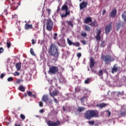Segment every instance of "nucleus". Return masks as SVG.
Returning <instances> with one entry per match:
<instances>
[{
	"instance_id": "obj_1",
	"label": "nucleus",
	"mask_w": 126,
	"mask_h": 126,
	"mask_svg": "<svg viewBox=\"0 0 126 126\" xmlns=\"http://www.w3.org/2000/svg\"><path fill=\"white\" fill-rule=\"evenodd\" d=\"M48 54L49 56L54 57L55 61H57L60 55L59 47L56 44L51 43L49 48Z\"/></svg>"
},
{
	"instance_id": "obj_2",
	"label": "nucleus",
	"mask_w": 126,
	"mask_h": 126,
	"mask_svg": "<svg viewBox=\"0 0 126 126\" xmlns=\"http://www.w3.org/2000/svg\"><path fill=\"white\" fill-rule=\"evenodd\" d=\"M98 116V112L93 110L86 111L84 114V118L87 120H91L94 117Z\"/></svg>"
},
{
	"instance_id": "obj_3",
	"label": "nucleus",
	"mask_w": 126,
	"mask_h": 126,
	"mask_svg": "<svg viewBox=\"0 0 126 126\" xmlns=\"http://www.w3.org/2000/svg\"><path fill=\"white\" fill-rule=\"evenodd\" d=\"M101 58L106 64H110L112 62L115 61V59L112 57L111 55H102Z\"/></svg>"
},
{
	"instance_id": "obj_4",
	"label": "nucleus",
	"mask_w": 126,
	"mask_h": 126,
	"mask_svg": "<svg viewBox=\"0 0 126 126\" xmlns=\"http://www.w3.org/2000/svg\"><path fill=\"white\" fill-rule=\"evenodd\" d=\"M61 9L63 11H64L65 10V14H61L62 18H65V17H67V15H69V14H70V12L68 11V7L67 5L65 4L63 5L61 8Z\"/></svg>"
},
{
	"instance_id": "obj_5",
	"label": "nucleus",
	"mask_w": 126,
	"mask_h": 126,
	"mask_svg": "<svg viewBox=\"0 0 126 126\" xmlns=\"http://www.w3.org/2000/svg\"><path fill=\"white\" fill-rule=\"evenodd\" d=\"M54 24V23L51 19H48L47 20L46 22V29L48 31H52L53 30V25Z\"/></svg>"
},
{
	"instance_id": "obj_6",
	"label": "nucleus",
	"mask_w": 126,
	"mask_h": 126,
	"mask_svg": "<svg viewBox=\"0 0 126 126\" xmlns=\"http://www.w3.org/2000/svg\"><path fill=\"white\" fill-rule=\"evenodd\" d=\"M58 71H59V68L56 66H52L50 67L48 72L49 73H52V74H56Z\"/></svg>"
},
{
	"instance_id": "obj_7",
	"label": "nucleus",
	"mask_w": 126,
	"mask_h": 126,
	"mask_svg": "<svg viewBox=\"0 0 126 126\" xmlns=\"http://www.w3.org/2000/svg\"><path fill=\"white\" fill-rule=\"evenodd\" d=\"M46 124L48 126H59L61 123L59 121H58L57 122H54L51 120H49L46 122Z\"/></svg>"
},
{
	"instance_id": "obj_8",
	"label": "nucleus",
	"mask_w": 126,
	"mask_h": 126,
	"mask_svg": "<svg viewBox=\"0 0 126 126\" xmlns=\"http://www.w3.org/2000/svg\"><path fill=\"white\" fill-rule=\"evenodd\" d=\"M112 31V23L106 26L105 28V33L108 35Z\"/></svg>"
},
{
	"instance_id": "obj_9",
	"label": "nucleus",
	"mask_w": 126,
	"mask_h": 126,
	"mask_svg": "<svg viewBox=\"0 0 126 126\" xmlns=\"http://www.w3.org/2000/svg\"><path fill=\"white\" fill-rule=\"evenodd\" d=\"M109 16L112 18L116 17L117 16V9H113L111 12L109 13Z\"/></svg>"
},
{
	"instance_id": "obj_10",
	"label": "nucleus",
	"mask_w": 126,
	"mask_h": 126,
	"mask_svg": "<svg viewBox=\"0 0 126 126\" xmlns=\"http://www.w3.org/2000/svg\"><path fill=\"white\" fill-rule=\"evenodd\" d=\"M49 94L50 96L53 97V98L55 97V96H58V94H59V90H54L53 92H51V91H49Z\"/></svg>"
},
{
	"instance_id": "obj_11",
	"label": "nucleus",
	"mask_w": 126,
	"mask_h": 126,
	"mask_svg": "<svg viewBox=\"0 0 126 126\" xmlns=\"http://www.w3.org/2000/svg\"><path fill=\"white\" fill-rule=\"evenodd\" d=\"M120 70V67L117 66V64H115L114 65L113 68L112 69L111 72L112 73H115V72H118Z\"/></svg>"
},
{
	"instance_id": "obj_12",
	"label": "nucleus",
	"mask_w": 126,
	"mask_h": 126,
	"mask_svg": "<svg viewBox=\"0 0 126 126\" xmlns=\"http://www.w3.org/2000/svg\"><path fill=\"white\" fill-rule=\"evenodd\" d=\"M88 5V2L83 1L82 3L80 4V9H83V8H85L86 6Z\"/></svg>"
},
{
	"instance_id": "obj_13",
	"label": "nucleus",
	"mask_w": 126,
	"mask_h": 126,
	"mask_svg": "<svg viewBox=\"0 0 126 126\" xmlns=\"http://www.w3.org/2000/svg\"><path fill=\"white\" fill-rule=\"evenodd\" d=\"M101 30H99L96 32V36H95V39L96 41H100L101 40Z\"/></svg>"
},
{
	"instance_id": "obj_14",
	"label": "nucleus",
	"mask_w": 126,
	"mask_h": 126,
	"mask_svg": "<svg viewBox=\"0 0 126 126\" xmlns=\"http://www.w3.org/2000/svg\"><path fill=\"white\" fill-rule=\"evenodd\" d=\"M94 65H95V62H94V59L91 58L90 59V68H92V67H93Z\"/></svg>"
},
{
	"instance_id": "obj_15",
	"label": "nucleus",
	"mask_w": 126,
	"mask_h": 126,
	"mask_svg": "<svg viewBox=\"0 0 126 126\" xmlns=\"http://www.w3.org/2000/svg\"><path fill=\"white\" fill-rule=\"evenodd\" d=\"M90 22H92V17H88L84 20V23L86 24H88V23H90Z\"/></svg>"
},
{
	"instance_id": "obj_16",
	"label": "nucleus",
	"mask_w": 126,
	"mask_h": 126,
	"mask_svg": "<svg viewBox=\"0 0 126 126\" xmlns=\"http://www.w3.org/2000/svg\"><path fill=\"white\" fill-rule=\"evenodd\" d=\"M49 96L48 95H43L42 98V100L43 101V102H45V103H47L48 101H49Z\"/></svg>"
},
{
	"instance_id": "obj_17",
	"label": "nucleus",
	"mask_w": 126,
	"mask_h": 126,
	"mask_svg": "<svg viewBox=\"0 0 126 126\" xmlns=\"http://www.w3.org/2000/svg\"><path fill=\"white\" fill-rule=\"evenodd\" d=\"M33 28V26L32 25H29L28 24H26L25 25V29L26 30H29V29H32Z\"/></svg>"
},
{
	"instance_id": "obj_18",
	"label": "nucleus",
	"mask_w": 126,
	"mask_h": 126,
	"mask_svg": "<svg viewBox=\"0 0 126 126\" xmlns=\"http://www.w3.org/2000/svg\"><path fill=\"white\" fill-rule=\"evenodd\" d=\"M16 68L18 71H19L21 68V63H17L16 64Z\"/></svg>"
},
{
	"instance_id": "obj_19",
	"label": "nucleus",
	"mask_w": 126,
	"mask_h": 126,
	"mask_svg": "<svg viewBox=\"0 0 126 126\" xmlns=\"http://www.w3.org/2000/svg\"><path fill=\"white\" fill-rule=\"evenodd\" d=\"M106 106H107L106 103H100L99 104L96 105V107H99V108H100V109L104 108V107H106Z\"/></svg>"
},
{
	"instance_id": "obj_20",
	"label": "nucleus",
	"mask_w": 126,
	"mask_h": 126,
	"mask_svg": "<svg viewBox=\"0 0 126 126\" xmlns=\"http://www.w3.org/2000/svg\"><path fill=\"white\" fill-rule=\"evenodd\" d=\"M6 46L8 49H9V48L11 47V42H10V40L9 39H7L6 41Z\"/></svg>"
},
{
	"instance_id": "obj_21",
	"label": "nucleus",
	"mask_w": 126,
	"mask_h": 126,
	"mask_svg": "<svg viewBox=\"0 0 126 126\" xmlns=\"http://www.w3.org/2000/svg\"><path fill=\"white\" fill-rule=\"evenodd\" d=\"M122 17L123 19H124V21L126 22V11L123 12L122 14Z\"/></svg>"
},
{
	"instance_id": "obj_22",
	"label": "nucleus",
	"mask_w": 126,
	"mask_h": 126,
	"mask_svg": "<svg viewBox=\"0 0 126 126\" xmlns=\"http://www.w3.org/2000/svg\"><path fill=\"white\" fill-rule=\"evenodd\" d=\"M84 110H85V107H79L77 110V112H78L79 113H81L82 112H83Z\"/></svg>"
},
{
	"instance_id": "obj_23",
	"label": "nucleus",
	"mask_w": 126,
	"mask_h": 126,
	"mask_svg": "<svg viewBox=\"0 0 126 126\" xmlns=\"http://www.w3.org/2000/svg\"><path fill=\"white\" fill-rule=\"evenodd\" d=\"M66 23H67L68 26H71L72 28H73V24H72V21H67Z\"/></svg>"
},
{
	"instance_id": "obj_24",
	"label": "nucleus",
	"mask_w": 126,
	"mask_h": 126,
	"mask_svg": "<svg viewBox=\"0 0 126 126\" xmlns=\"http://www.w3.org/2000/svg\"><path fill=\"white\" fill-rule=\"evenodd\" d=\"M19 90L22 92H24V91H25V88H24V87H23V86H20Z\"/></svg>"
},
{
	"instance_id": "obj_25",
	"label": "nucleus",
	"mask_w": 126,
	"mask_h": 126,
	"mask_svg": "<svg viewBox=\"0 0 126 126\" xmlns=\"http://www.w3.org/2000/svg\"><path fill=\"white\" fill-rule=\"evenodd\" d=\"M86 99H87V97L84 95L82 98H81L80 100L82 103H83V102H84V100H85Z\"/></svg>"
},
{
	"instance_id": "obj_26",
	"label": "nucleus",
	"mask_w": 126,
	"mask_h": 126,
	"mask_svg": "<svg viewBox=\"0 0 126 126\" xmlns=\"http://www.w3.org/2000/svg\"><path fill=\"white\" fill-rule=\"evenodd\" d=\"M122 25V24L121 23H118L116 25V30L117 31H119V29H120V28H121V26Z\"/></svg>"
},
{
	"instance_id": "obj_27",
	"label": "nucleus",
	"mask_w": 126,
	"mask_h": 126,
	"mask_svg": "<svg viewBox=\"0 0 126 126\" xmlns=\"http://www.w3.org/2000/svg\"><path fill=\"white\" fill-rule=\"evenodd\" d=\"M96 23H97V22L96 20H94V22H92L89 24L91 26L94 27L95 25H96Z\"/></svg>"
},
{
	"instance_id": "obj_28",
	"label": "nucleus",
	"mask_w": 126,
	"mask_h": 126,
	"mask_svg": "<svg viewBox=\"0 0 126 126\" xmlns=\"http://www.w3.org/2000/svg\"><path fill=\"white\" fill-rule=\"evenodd\" d=\"M67 41L69 46H71V45H73L74 42H71V41H70V39L69 38H67Z\"/></svg>"
},
{
	"instance_id": "obj_29",
	"label": "nucleus",
	"mask_w": 126,
	"mask_h": 126,
	"mask_svg": "<svg viewBox=\"0 0 126 126\" xmlns=\"http://www.w3.org/2000/svg\"><path fill=\"white\" fill-rule=\"evenodd\" d=\"M85 30L86 31H90V27L87 25H85Z\"/></svg>"
},
{
	"instance_id": "obj_30",
	"label": "nucleus",
	"mask_w": 126,
	"mask_h": 126,
	"mask_svg": "<svg viewBox=\"0 0 126 126\" xmlns=\"http://www.w3.org/2000/svg\"><path fill=\"white\" fill-rule=\"evenodd\" d=\"M96 74L99 76H102V75H103V71L102 70H99V73H97Z\"/></svg>"
},
{
	"instance_id": "obj_31",
	"label": "nucleus",
	"mask_w": 126,
	"mask_h": 126,
	"mask_svg": "<svg viewBox=\"0 0 126 126\" xmlns=\"http://www.w3.org/2000/svg\"><path fill=\"white\" fill-rule=\"evenodd\" d=\"M73 46H75L76 47H79L80 46V43L79 42H77L76 43H73Z\"/></svg>"
},
{
	"instance_id": "obj_32",
	"label": "nucleus",
	"mask_w": 126,
	"mask_h": 126,
	"mask_svg": "<svg viewBox=\"0 0 126 126\" xmlns=\"http://www.w3.org/2000/svg\"><path fill=\"white\" fill-rule=\"evenodd\" d=\"M30 53L32 56H35V53H34V50H33V48H31Z\"/></svg>"
},
{
	"instance_id": "obj_33",
	"label": "nucleus",
	"mask_w": 126,
	"mask_h": 126,
	"mask_svg": "<svg viewBox=\"0 0 126 126\" xmlns=\"http://www.w3.org/2000/svg\"><path fill=\"white\" fill-rule=\"evenodd\" d=\"M7 81H8V82H10L11 81H13V78H12V77H8L7 78Z\"/></svg>"
},
{
	"instance_id": "obj_34",
	"label": "nucleus",
	"mask_w": 126,
	"mask_h": 126,
	"mask_svg": "<svg viewBox=\"0 0 126 126\" xmlns=\"http://www.w3.org/2000/svg\"><path fill=\"white\" fill-rule=\"evenodd\" d=\"M88 124H89V125H91L92 126H94L95 122L94 121H90L88 122Z\"/></svg>"
},
{
	"instance_id": "obj_35",
	"label": "nucleus",
	"mask_w": 126,
	"mask_h": 126,
	"mask_svg": "<svg viewBox=\"0 0 126 126\" xmlns=\"http://www.w3.org/2000/svg\"><path fill=\"white\" fill-rule=\"evenodd\" d=\"M121 115L122 116V117H126V111H124V112H122L121 113Z\"/></svg>"
},
{
	"instance_id": "obj_36",
	"label": "nucleus",
	"mask_w": 126,
	"mask_h": 126,
	"mask_svg": "<svg viewBox=\"0 0 126 126\" xmlns=\"http://www.w3.org/2000/svg\"><path fill=\"white\" fill-rule=\"evenodd\" d=\"M101 47H105L106 46V44H105V41H102L100 43Z\"/></svg>"
},
{
	"instance_id": "obj_37",
	"label": "nucleus",
	"mask_w": 126,
	"mask_h": 126,
	"mask_svg": "<svg viewBox=\"0 0 126 126\" xmlns=\"http://www.w3.org/2000/svg\"><path fill=\"white\" fill-rule=\"evenodd\" d=\"M20 118L23 121H24L25 120V116L23 114H21L20 115Z\"/></svg>"
},
{
	"instance_id": "obj_38",
	"label": "nucleus",
	"mask_w": 126,
	"mask_h": 126,
	"mask_svg": "<svg viewBox=\"0 0 126 126\" xmlns=\"http://www.w3.org/2000/svg\"><path fill=\"white\" fill-rule=\"evenodd\" d=\"M13 74L14 75V76H18L20 75V73H19L18 72H15V73H13Z\"/></svg>"
},
{
	"instance_id": "obj_39",
	"label": "nucleus",
	"mask_w": 126,
	"mask_h": 126,
	"mask_svg": "<svg viewBox=\"0 0 126 126\" xmlns=\"http://www.w3.org/2000/svg\"><path fill=\"white\" fill-rule=\"evenodd\" d=\"M46 11H47L48 13V15H50L51 14V9L50 8H47L46 9Z\"/></svg>"
},
{
	"instance_id": "obj_40",
	"label": "nucleus",
	"mask_w": 126,
	"mask_h": 126,
	"mask_svg": "<svg viewBox=\"0 0 126 126\" xmlns=\"http://www.w3.org/2000/svg\"><path fill=\"white\" fill-rule=\"evenodd\" d=\"M4 52V49L2 47H0V54H2Z\"/></svg>"
},
{
	"instance_id": "obj_41",
	"label": "nucleus",
	"mask_w": 126,
	"mask_h": 126,
	"mask_svg": "<svg viewBox=\"0 0 126 126\" xmlns=\"http://www.w3.org/2000/svg\"><path fill=\"white\" fill-rule=\"evenodd\" d=\"M76 92H80V90H81L80 89V88L79 87H77V88H76L75 89Z\"/></svg>"
},
{
	"instance_id": "obj_42",
	"label": "nucleus",
	"mask_w": 126,
	"mask_h": 126,
	"mask_svg": "<svg viewBox=\"0 0 126 126\" xmlns=\"http://www.w3.org/2000/svg\"><path fill=\"white\" fill-rule=\"evenodd\" d=\"M81 36L83 37H86V36H87V33L86 32H82Z\"/></svg>"
},
{
	"instance_id": "obj_43",
	"label": "nucleus",
	"mask_w": 126,
	"mask_h": 126,
	"mask_svg": "<svg viewBox=\"0 0 126 126\" xmlns=\"http://www.w3.org/2000/svg\"><path fill=\"white\" fill-rule=\"evenodd\" d=\"M4 76H5V74H4V73H2L1 74V75L0 76V78L2 79V78H3V77H4Z\"/></svg>"
},
{
	"instance_id": "obj_44",
	"label": "nucleus",
	"mask_w": 126,
	"mask_h": 126,
	"mask_svg": "<svg viewBox=\"0 0 126 126\" xmlns=\"http://www.w3.org/2000/svg\"><path fill=\"white\" fill-rule=\"evenodd\" d=\"M89 78H87L86 80H85V83L86 84H88V83H89Z\"/></svg>"
},
{
	"instance_id": "obj_45",
	"label": "nucleus",
	"mask_w": 126,
	"mask_h": 126,
	"mask_svg": "<svg viewBox=\"0 0 126 126\" xmlns=\"http://www.w3.org/2000/svg\"><path fill=\"white\" fill-rule=\"evenodd\" d=\"M106 113H107L108 117H110V116H111V112L109 111V110H106Z\"/></svg>"
},
{
	"instance_id": "obj_46",
	"label": "nucleus",
	"mask_w": 126,
	"mask_h": 126,
	"mask_svg": "<svg viewBox=\"0 0 126 126\" xmlns=\"http://www.w3.org/2000/svg\"><path fill=\"white\" fill-rule=\"evenodd\" d=\"M54 98V102L58 104V103H59V101L58 100V99L57 98H56L55 97H53Z\"/></svg>"
},
{
	"instance_id": "obj_47",
	"label": "nucleus",
	"mask_w": 126,
	"mask_h": 126,
	"mask_svg": "<svg viewBox=\"0 0 126 126\" xmlns=\"http://www.w3.org/2000/svg\"><path fill=\"white\" fill-rule=\"evenodd\" d=\"M27 93L28 96H32V92H31V91H28Z\"/></svg>"
},
{
	"instance_id": "obj_48",
	"label": "nucleus",
	"mask_w": 126,
	"mask_h": 126,
	"mask_svg": "<svg viewBox=\"0 0 126 126\" xmlns=\"http://www.w3.org/2000/svg\"><path fill=\"white\" fill-rule=\"evenodd\" d=\"M39 107H43V102H42V101H39Z\"/></svg>"
},
{
	"instance_id": "obj_49",
	"label": "nucleus",
	"mask_w": 126,
	"mask_h": 126,
	"mask_svg": "<svg viewBox=\"0 0 126 126\" xmlns=\"http://www.w3.org/2000/svg\"><path fill=\"white\" fill-rule=\"evenodd\" d=\"M77 57H78V58H80V57H81V53H77Z\"/></svg>"
},
{
	"instance_id": "obj_50",
	"label": "nucleus",
	"mask_w": 126,
	"mask_h": 126,
	"mask_svg": "<svg viewBox=\"0 0 126 126\" xmlns=\"http://www.w3.org/2000/svg\"><path fill=\"white\" fill-rule=\"evenodd\" d=\"M32 45H34V44H35L36 41H35V40L34 39H32Z\"/></svg>"
},
{
	"instance_id": "obj_51",
	"label": "nucleus",
	"mask_w": 126,
	"mask_h": 126,
	"mask_svg": "<svg viewBox=\"0 0 126 126\" xmlns=\"http://www.w3.org/2000/svg\"><path fill=\"white\" fill-rule=\"evenodd\" d=\"M92 72H93L94 73H96L97 74V70H94L93 69H92Z\"/></svg>"
},
{
	"instance_id": "obj_52",
	"label": "nucleus",
	"mask_w": 126,
	"mask_h": 126,
	"mask_svg": "<svg viewBox=\"0 0 126 126\" xmlns=\"http://www.w3.org/2000/svg\"><path fill=\"white\" fill-rule=\"evenodd\" d=\"M63 112H67V109H65V107H64V106L63 107Z\"/></svg>"
},
{
	"instance_id": "obj_53",
	"label": "nucleus",
	"mask_w": 126,
	"mask_h": 126,
	"mask_svg": "<svg viewBox=\"0 0 126 126\" xmlns=\"http://www.w3.org/2000/svg\"><path fill=\"white\" fill-rule=\"evenodd\" d=\"M82 91H83V92H87V91H88V90H87V89L84 88V89H82Z\"/></svg>"
},
{
	"instance_id": "obj_54",
	"label": "nucleus",
	"mask_w": 126,
	"mask_h": 126,
	"mask_svg": "<svg viewBox=\"0 0 126 126\" xmlns=\"http://www.w3.org/2000/svg\"><path fill=\"white\" fill-rule=\"evenodd\" d=\"M81 43H82V44H83V45H86V41L85 40H83L81 41Z\"/></svg>"
},
{
	"instance_id": "obj_55",
	"label": "nucleus",
	"mask_w": 126,
	"mask_h": 126,
	"mask_svg": "<svg viewBox=\"0 0 126 126\" xmlns=\"http://www.w3.org/2000/svg\"><path fill=\"white\" fill-rule=\"evenodd\" d=\"M39 112L41 113H44V109H41L39 110Z\"/></svg>"
},
{
	"instance_id": "obj_56",
	"label": "nucleus",
	"mask_w": 126,
	"mask_h": 126,
	"mask_svg": "<svg viewBox=\"0 0 126 126\" xmlns=\"http://www.w3.org/2000/svg\"><path fill=\"white\" fill-rule=\"evenodd\" d=\"M106 13V10H103L102 12V15H104Z\"/></svg>"
},
{
	"instance_id": "obj_57",
	"label": "nucleus",
	"mask_w": 126,
	"mask_h": 126,
	"mask_svg": "<svg viewBox=\"0 0 126 126\" xmlns=\"http://www.w3.org/2000/svg\"><path fill=\"white\" fill-rule=\"evenodd\" d=\"M60 10H61V9L59 8V7H58L57 9V12H60Z\"/></svg>"
},
{
	"instance_id": "obj_58",
	"label": "nucleus",
	"mask_w": 126,
	"mask_h": 126,
	"mask_svg": "<svg viewBox=\"0 0 126 126\" xmlns=\"http://www.w3.org/2000/svg\"><path fill=\"white\" fill-rule=\"evenodd\" d=\"M119 95H123V94H122V93L119 92L118 93V95L119 96Z\"/></svg>"
},
{
	"instance_id": "obj_59",
	"label": "nucleus",
	"mask_w": 126,
	"mask_h": 126,
	"mask_svg": "<svg viewBox=\"0 0 126 126\" xmlns=\"http://www.w3.org/2000/svg\"><path fill=\"white\" fill-rule=\"evenodd\" d=\"M48 104H52V99H50V100L48 101Z\"/></svg>"
},
{
	"instance_id": "obj_60",
	"label": "nucleus",
	"mask_w": 126,
	"mask_h": 126,
	"mask_svg": "<svg viewBox=\"0 0 126 126\" xmlns=\"http://www.w3.org/2000/svg\"><path fill=\"white\" fill-rule=\"evenodd\" d=\"M60 82H63V78L62 79H60V80H59Z\"/></svg>"
},
{
	"instance_id": "obj_61",
	"label": "nucleus",
	"mask_w": 126,
	"mask_h": 126,
	"mask_svg": "<svg viewBox=\"0 0 126 126\" xmlns=\"http://www.w3.org/2000/svg\"><path fill=\"white\" fill-rule=\"evenodd\" d=\"M17 83H20V80H17Z\"/></svg>"
},
{
	"instance_id": "obj_62",
	"label": "nucleus",
	"mask_w": 126,
	"mask_h": 126,
	"mask_svg": "<svg viewBox=\"0 0 126 126\" xmlns=\"http://www.w3.org/2000/svg\"><path fill=\"white\" fill-rule=\"evenodd\" d=\"M15 126H21V125H20V124H15Z\"/></svg>"
},
{
	"instance_id": "obj_63",
	"label": "nucleus",
	"mask_w": 126,
	"mask_h": 126,
	"mask_svg": "<svg viewBox=\"0 0 126 126\" xmlns=\"http://www.w3.org/2000/svg\"><path fill=\"white\" fill-rule=\"evenodd\" d=\"M54 36H55V37H57V36H58V33H54Z\"/></svg>"
},
{
	"instance_id": "obj_64",
	"label": "nucleus",
	"mask_w": 126,
	"mask_h": 126,
	"mask_svg": "<svg viewBox=\"0 0 126 126\" xmlns=\"http://www.w3.org/2000/svg\"><path fill=\"white\" fill-rule=\"evenodd\" d=\"M81 47H79V48L77 49L78 51H79V50H81Z\"/></svg>"
}]
</instances>
